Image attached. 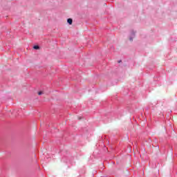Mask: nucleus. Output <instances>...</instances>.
<instances>
[{
    "instance_id": "nucleus-1",
    "label": "nucleus",
    "mask_w": 177,
    "mask_h": 177,
    "mask_svg": "<svg viewBox=\"0 0 177 177\" xmlns=\"http://www.w3.org/2000/svg\"><path fill=\"white\" fill-rule=\"evenodd\" d=\"M67 23H68V24H70V25L73 24V19L68 18L67 19Z\"/></svg>"
},
{
    "instance_id": "nucleus-4",
    "label": "nucleus",
    "mask_w": 177,
    "mask_h": 177,
    "mask_svg": "<svg viewBox=\"0 0 177 177\" xmlns=\"http://www.w3.org/2000/svg\"><path fill=\"white\" fill-rule=\"evenodd\" d=\"M129 40H130V41H133V37H131L129 38Z\"/></svg>"
},
{
    "instance_id": "nucleus-6",
    "label": "nucleus",
    "mask_w": 177,
    "mask_h": 177,
    "mask_svg": "<svg viewBox=\"0 0 177 177\" xmlns=\"http://www.w3.org/2000/svg\"><path fill=\"white\" fill-rule=\"evenodd\" d=\"M121 62H122L121 60H119V61H118V63H121Z\"/></svg>"
},
{
    "instance_id": "nucleus-2",
    "label": "nucleus",
    "mask_w": 177,
    "mask_h": 177,
    "mask_svg": "<svg viewBox=\"0 0 177 177\" xmlns=\"http://www.w3.org/2000/svg\"><path fill=\"white\" fill-rule=\"evenodd\" d=\"M33 49H35L36 50H38V49H39V46H38V45L34 46H33Z\"/></svg>"
},
{
    "instance_id": "nucleus-3",
    "label": "nucleus",
    "mask_w": 177,
    "mask_h": 177,
    "mask_svg": "<svg viewBox=\"0 0 177 177\" xmlns=\"http://www.w3.org/2000/svg\"><path fill=\"white\" fill-rule=\"evenodd\" d=\"M135 34H136V32L133 30L131 31V35H133V37H135Z\"/></svg>"
},
{
    "instance_id": "nucleus-5",
    "label": "nucleus",
    "mask_w": 177,
    "mask_h": 177,
    "mask_svg": "<svg viewBox=\"0 0 177 177\" xmlns=\"http://www.w3.org/2000/svg\"><path fill=\"white\" fill-rule=\"evenodd\" d=\"M38 95H42V91H39V92H38Z\"/></svg>"
}]
</instances>
